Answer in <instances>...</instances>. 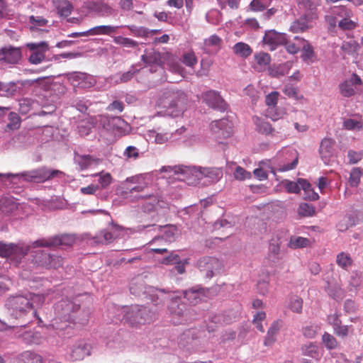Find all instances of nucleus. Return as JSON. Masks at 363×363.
Listing matches in <instances>:
<instances>
[{
  "mask_svg": "<svg viewBox=\"0 0 363 363\" xmlns=\"http://www.w3.org/2000/svg\"><path fill=\"white\" fill-rule=\"evenodd\" d=\"M22 340L28 345L35 344L38 345L42 341V336L40 333L34 330L26 331L21 334Z\"/></svg>",
  "mask_w": 363,
  "mask_h": 363,
  "instance_id": "c756f323",
  "label": "nucleus"
},
{
  "mask_svg": "<svg viewBox=\"0 0 363 363\" xmlns=\"http://www.w3.org/2000/svg\"><path fill=\"white\" fill-rule=\"evenodd\" d=\"M75 242L73 235L63 234L60 235H54L48 238L38 239L32 242V247H57L60 246L70 247Z\"/></svg>",
  "mask_w": 363,
  "mask_h": 363,
  "instance_id": "0eeeda50",
  "label": "nucleus"
},
{
  "mask_svg": "<svg viewBox=\"0 0 363 363\" xmlns=\"http://www.w3.org/2000/svg\"><path fill=\"white\" fill-rule=\"evenodd\" d=\"M18 203L12 197H6L0 200V209L6 214L11 213L18 208Z\"/></svg>",
  "mask_w": 363,
  "mask_h": 363,
  "instance_id": "c85d7f7f",
  "label": "nucleus"
},
{
  "mask_svg": "<svg viewBox=\"0 0 363 363\" xmlns=\"http://www.w3.org/2000/svg\"><path fill=\"white\" fill-rule=\"evenodd\" d=\"M271 2L272 0H252L250 4V7L253 11H260L268 7Z\"/></svg>",
  "mask_w": 363,
  "mask_h": 363,
  "instance_id": "6e6d98bb",
  "label": "nucleus"
},
{
  "mask_svg": "<svg viewBox=\"0 0 363 363\" xmlns=\"http://www.w3.org/2000/svg\"><path fill=\"white\" fill-rule=\"evenodd\" d=\"M27 47L31 52L28 57V61L31 64L38 65L45 60V52L48 50V44L46 42L28 43Z\"/></svg>",
  "mask_w": 363,
  "mask_h": 363,
  "instance_id": "f3484780",
  "label": "nucleus"
},
{
  "mask_svg": "<svg viewBox=\"0 0 363 363\" xmlns=\"http://www.w3.org/2000/svg\"><path fill=\"white\" fill-rule=\"evenodd\" d=\"M6 306L10 315L14 318H21L32 311L31 302L26 295L10 296L6 301Z\"/></svg>",
  "mask_w": 363,
  "mask_h": 363,
  "instance_id": "20e7f679",
  "label": "nucleus"
},
{
  "mask_svg": "<svg viewBox=\"0 0 363 363\" xmlns=\"http://www.w3.org/2000/svg\"><path fill=\"white\" fill-rule=\"evenodd\" d=\"M48 269H57L59 267H62L63 265V258L61 256L55 254L50 253V259L48 260Z\"/></svg>",
  "mask_w": 363,
  "mask_h": 363,
  "instance_id": "13d9d810",
  "label": "nucleus"
},
{
  "mask_svg": "<svg viewBox=\"0 0 363 363\" xmlns=\"http://www.w3.org/2000/svg\"><path fill=\"white\" fill-rule=\"evenodd\" d=\"M357 26V22L352 20L351 18H345L338 22V27L342 30H351Z\"/></svg>",
  "mask_w": 363,
  "mask_h": 363,
  "instance_id": "bf43d9fd",
  "label": "nucleus"
},
{
  "mask_svg": "<svg viewBox=\"0 0 363 363\" xmlns=\"http://www.w3.org/2000/svg\"><path fill=\"white\" fill-rule=\"evenodd\" d=\"M286 155L289 156H291L293 157L292 161L289 163H283L282 164H280L279 165V169H278V170L279 172H286V171L293 169L296 167V165L298 164V154L296 151L289 150V151H287Z\"/></svg>",
  "mask_w": 363,
  "mask_h": 363,
  "instance_id": "58836bf2",
  "label": "nucleus"
},
{
  "mask_svg": "<svg viewBox=\"0 0 363 363\" xmlns=\"http://www.w3.org/2000/svg\"><path fill=\"white\" fill-rule=\"evenodd\" d=\"M319 329L320 327L317 325L306 326L302 329L303 335L307 338H314Z\"/></svg>",
  "mask_w": 363,
  "mask_h": 363,
  "instance_id": "0e129e2a",
  "label": "nucleus"
},
{
  "mask_svg": "<svg viewBox=\"0 0 363 363\" xmlns=\"http://www.w3.org/2000/svg\"><path fill=\"white\" fill-rule=\"evenodd\" d=\"M360 48L359 44L354 40L344 41L342 44V50L349 55L357 56Z\"/></svg>",
  "mask_w": 363,
  "mask_h": 363,
  "instance_id": "f704fd0d",
  "label": "nucleus"
},
{
  "mask_svg": "<svg viewBox=\"0 0 363 363\" xmlns=\"http://www.w3.org/2000/svg\"><path fill=\"white\" fill-rule=\"evenodd\" d=\"M233 175L235 179L239 181H244L252 177L251 173L240 166L235 168Z\"/></svg>",
  "mask_w": 363,
  "mask_h": 363,
  "instance_id": "680f3d73",
  "label": "nucleus"
},
{
  "mask_svg": "<svg viewBox=\"0 0 363 363\" xmlns=\"http://www.w3.org/2000/svg\"><path fill=\"white\" fill-rule=\"evenodd\" d=\"M201 97L207 106L213 109L223 112L228 108L227 103L220 96V93L216 90H208L203 93Z\"/></svg>",
  "mask_w": 363,
  "mask_h": 363,
  "instance_id": "ddd939ff",
  "label": "nucleus"
},
{
  "mask_svg": "<svg viewBox=\"0 0 363 363\" xmlns=\"http://www.w3.org/2000/svg\"><path fill=\"white\" fill-rule=\"evenodd\" d=\"M79 310L78 301L63 298L55 305L57 318L65 322H76V313Z\"/></svg>",
  "mask_w": 363,
  "mask_h": 363,
  "instance_id": "39448f33",
  "label": "nucleus"
},
{
  "mask_svg": "<svg viewBox=\"0 0 363 363\" xmlns=\"http://www.w3.org/2000/svg\"><path fill=\"white\" fill-rule=\"evenodd\" d=\"M148 185L149 183L147 182L146 176L145 175L138 174L128 177L121 184V188L123 189L121 195L127 198L128 194L143 192L147 188Z\"/></svg>",
  "mask_w": 363,
  "mask_h": 363,
  "instance_id": "9d476101",
  "label": "nucleus"
},
{
  "mask_svg": "<svg viewBox=\"0 0 363 363\" xmlns=\"http://www.w3.org/2000/svg\"><path fill=\"white\" fill-rule=\"evenodd\" d=\"M169 169L175 174H180L183 176L182 179L187 180L190 183H194L202 179L201 167L177 165L174 167H163L162 171L167 172Z\"/></svg>",
  "mask_w": 363,
  "mask_h": 363,
  "instance_id": "9b49d317",
  "label": "nucleus"
},
{
  "mask_svg": "<svg viewBox=\"0 0 363 363\" xmlns=\"http://www.w3.org/2000/svg\"><path fill=\"white\" fill-rule=\"evenodd\" d=\"M64 174V172L62 171L48 169L46 167H42L38 169L24 172L20 174L0 173V178L1 182L19 181L23 179V181L28 182L43 183L55 177H62Z\"/></svg>",
  "mask_w": 363,
  "mask_h": 363,
  "instance_id": "f03ea898",
  "label": "nucleus"
},
{
  "mask_svg": "<svg viewBox=\"0 0 363 363\" xmlns=\"http://www.w3.org/2000/svg\"><path fill=\"white\" fill-rule=\"evenodd\" d=\"M361 84V78L357 74L353 73L350 78L340 84V94L345 97H350L354 95L357 86Z\"/></svg>",
  "mask_w": 363,
  "mask_h": 363,
  "instance_id": "6ab92c4d",
  "label": "nucleus"
},
{
  "mask_svg": "<svg viewBox=\"0 0 363 363\" xmlns=\"http://www.w3.org/2000/svg\"><path fill=\"white\" fill-rule=\"evenodd\" d=\"M335 141L330 138H324L322 140L319 153L321 160L325 164H329L332 161L334 155Z\"/></svg>",
  "mask_w": 363,
  "mask_h": 363,
  "instance_id": "412c9836",
  "label": "nucleus"
},
{
  "mask_svg": "<svg viewBox=\"0 0 363 363\" xmlns=\"http://www.w3.org/2000/svg\"><path fill=\"white\" fill-rule=\"evenodd\" d=\"M264 44L269 46L270 50H274L277 46L284 45L286 43V35L285 33H278L274 30H270L265 32L263 38Z\"/></svg>",
  "mask_w": 363,
  "mask_h": 363,
  "instance_id": "aec40b11",
  "label": "nucleus"
},
{
  "mask_svg": "<svg viewBox=\"0 0 363 363\" xmlns=\"http://www.w3.org/2000/svg\"><path fill=\"white\" fill-rule=\"evenodd\" d=\"M184 298H186L189 303L196 305L199 303L205 296V289L196 286L186 290L183 292Z\"/></svg>",
  "mask_w": 363,
  "mask_h": 363,
  "instance_id": "b1692460",
  "label": "nucleus"
},
{
  "mask_svg": "<svg viewBox=\"0 0 363 363\" xmlns=\"http://www.w3.org/2000/svg\"><path fill=\"white\" fill-rule=\"evenodd\" d=\"M333 13L344 19L345 18H352L353 12L346 6H340L333 10Z\"/></svg>",
  "mask_w": 363,
  "mask_h": 363,
  "instance_id": "69168bd1",
  "label": "nucleus"
},
{
  "mask_svg": "<svg viewBox=\"0 0 363 363\" xmlns=\"http://www.w3.org/2000/svg\"><path fill=\"white\" fill-rule=\"evenodd\" d=\"M202 179L206 177L210 182H216L221 177V172L216 168L201 167Z\"/></svg>",
  "mask_w": 363,
  "mask_h": 363,
  "instance_id": "e433bc0d",
  "label": "nucleus"
},
{
  "mask_svg": "<svg viewBox=\"0 0 363 363\" xmlns=\"http://www.w3.org/2000/svg\"><path fill=\"white\" fill-rule=\"evenodd\" d=\"M289 306L293 312L301 313L303 308L302 298L296 296L291 297Z\"/></svg>",
  "mask_w": 363,
  "mask_h": 363,
  "instance_id": "4d7b16f0",
  "label": "nucleus"
},
{
  "mask_svg": "<svg viewBox=\"0 0 363 363\" xmlns=\"http://www.w3.org/2000/svg\"><path fill=\"white\" fill-rule=\"evenodd\" d=\"M301 50L302 54L301 57L302 60L307 63L313 62V59L315 57V52L311 45L309 43H307Z\"/></svg>",
  "mask_w": 363,
  "mask_h": 363,
  "instance_id": "8fccbe9b",
  "label": "nucleus"
},
{
  "mask_svg": "<svg viewBox=\"0 0 363 363\" xmlns=\"http://www.w3.org/2000/svg\"><path fill=\"white\" fill-rule=\"evenodd\" d=\"M362 175V171L359 167H354L352 169L348 182L352 187H357L359 182L360 178Z\"/></svg>",
  "mask_w": 363,
  "mask_h": 363,
  "instance_id": "3c124183",
  "label": "nucleus"
},
{
  "mask_svg": "<svg viewBox=\"0 0 363 363\" xmlns=\"http://www.w3.org/2000/svg\"><path fill=\"white\" fill-rule=\"evenodd\" d=\"M8 123L6 127L10 130H16L21 125V118L18 113L9 112L7 116Z\"/></svg>",
  "mask_w": 363,
  "mask_h": 363,
  "instance_id": "09e8293b",
  "label": "nucleus"
},
{
  "mask_svg": "<svg viewBox=\"0 0 363 363\" xmlns=\"http://www.w3.org/2000/svg\"><path fill=\"white\" fill-rule=\"evenodd\" d=\"M336 262L339 267L347 269L352 265V259L349 254L342 252L337 255Z\"/></svg>",
  "mask_w": 363,
  "mask_h": 363,
  "instance_id": "a18cd8bd",
  "label": "nucleus"
},
{
  "mask_svg": "<svg viewBox=\"0 0 363 363\" xmlns=\"http://www.w3.org/2000/svg\"><path fill=\"white\" fill-rule=\"evenodd\" d=\"M30 245L24 243H9L0 242V257L10 258L16 264L28 255Z\"/></svg>",
  "mask_w": 363,
  "mask_h": 363,
  "instance_id": "423d86ee",
  "label": "nucleus"
},
{
  "mask_svg": "<svg viewBox=\"0 0 363 363\" xmlns=\"http://www.w3.org/2000/svg\"><path fill=\"white\" fill-rule=\"evenodd\" d=\"M315 207L308 203H303L299 205L298 213L303 217H310L315 215Z\"/></svg>",
  "mask_w": 363,
  "mask_h": 363,
  "instance_id": "864d4df0",
  "label": "nucleus"
},
{
  "mask_svg": "<svg viewBox=\"0 0 363 363\" xmlns=\"http://www.w3.org/2000/svg\"><path fill=\"white\" fill-rule=\"evenodd\" d=\"M354 225V218L352 215H345L337 223V228L341 232L346 231Z\"/></svg>",
  "mask_w": 363,
  "mask_h": 363,
  "instance_id": "49530a36",
  "label": "nucleus"
},
{
  "mask_svg": "<svg viewBox=\"0 0 363 363\" xmlns=\"http://www.w3.org/2000/svg\"><path fill=\"white\" fill-rule=\"evenodd\" d=\"M233 52L242 57H247L252 54V50L249 45L239 42L233 46Z\"/></svg>",
  "mask_w": 363,
  "mask_h": 363,
  "instance_id": "ea45409f",
  "label": "nucleus"
},
{
  "mask_svg": "<svg viewBox=\"0 0 363 363\" xmlns=\"http://www.w3.org/2000/svg\"><path fill=\"white\" fill-rule=\"evenodd\" d=\"M168 310L173 318H177V320H173L174 324L182 323L183 321H186L187 311L186 305L182 301L180 297L175 296L170 299L168 304Z\"/></svg>",
  "mask_w": 363,
  "mask_h": 363,
  "instance_id": "f8f14e48",
  "label": "nucleus"
},
{
  "mask_svg": "<svg viewBox=\"0 0 363 363\" xmlns=\"http://www.w3.org/2000/svg\"><path fill=\"white\" fill-rule=\"evenodd\" d=\"M186 130V128L184 127H182L179 129H177L174 133H158L156 130H150L149 131V137L150 139H154L155 142L157 144H164L169 140H177L178 138L176 137L177 135H181L183 133H184Z\"/></svg>",
  "mask_w": 363,
  "mask_h": 363,
  "instance_id": "4be33fe9",
  "label": "nucleus"
},
{
  "mask_svg": "<svg viewBox=\"0 0 363 363\" xmlns=\"http://www.w3.org/2000/svg\"><path fill=\"white\" fill-rule=\"evenodd\" d=\"M343 127L350 130H359L362 128V123L357 120L348 118L343 122Z\"/></svg>",
  "mask_w": 363,
  "mask_h": 363,
  "instance_id": "e2e57ef3",
  "label": "nucleus"
},
{
  "mask_svg": "<svg viewBox=\"0 0 363 363\" xmlns=\"http://www.w3.org/2000/svg\"><path fill=\"white\" fill-rule=\"evenodd\" d=\"M2 63L8 65H16L19 62L22 57V52L20 48L11 45L4 46L0 49Z\"/></svg>",
  "mask_w": 363,
  "mask_h": 363,
  "instance_id": "a211bd4d",
  "label": "nucleus"
},
{
  "mask_svg": "<svg viewBox=\"0 0 363 363\" xmlns=\"http://www.w3.org/2000/svg\"><path fill=\"white\" fill-rule=\"evenodd\" d=\"M280 245L281 242L279 239L272 238L270 240L267 259L274 263L277 262L281 258Z\"/></svg>",
  "mask_w": 363,
  "mask_h": 363,
  "instance_id": "bb28decb",
  "label": "nucleus"
},
{
  "mask_svg": "<svg viewBox=\"0 0 363 363\" xmlns=\"http://www.w3.org/2000/svg\"><path fill=\"white\" fill-rule=\"evenodd\" d=\"M269 74L275 78H280L288 74V68L285 65H273L268 69Z\"/></svg>",
  "mask_w": 363,
  "mask_h": 363,
  "instance_id": "79ce46f5",
  "label": "nucleus"
},
{
  "mask_svg": "<svg viewBox=\"0 0 363 363\" xmlns=\"http://www.w3.org/2000/svg\"><path fill=\"white\" fill-rule=\"evenodd\" d=\"M257 130L265 135H274L275 130L272 127V125L267 121L257 118L255 121Z\"/></svg>",
  "mask_w": 363,
  "mask_h": 363,
  "instance_id": "2f4dec72",
  "label": "nucleus"
},
{
  "mask_svg": "<svg viewBox=\"0 0 363 363\" xmlns=\"http://www.w3.org/2000/svg\"><path fill=\"white\" fill-rule=\"evenodd\" d=\"M93 127L94 123L90 120H83L77 125V133L81 136H86L90 133Z\"/></svg>",
  "mask_w": 363,
  "mask_h": 363,
  "instance_id": "c03bdc74",
  "label": "nucleus"
},
{
  "mask_svg": "<svg viewBox=\"0 0 363 363\" xmlns=\"http://www.w3.org/2000/svg\"><path fill=\"white\" fill-rule=\"evenodd\" d=\"M317 18V13H304L291 23L290 30L293 33L304 32L313 27V23Z\"/></svg>",
  "mask_w": 363,
  "mask_h": 363,
  "instance_id": "dca6fc26",
  "label": "nucleus"
},
{
  "mask_svg": "<svg viewBox=\"0 0 363 363\" xmlns=\"http://www.w3.org/2000/svg\"><path fill=\"white\" fill-rule=\"evenodd\" d=\"M48 259H50V253L40 250L35 252L33 262L35 264L48 269Z\"/></svg>",
  "mask_w": 363,
  "mask_h": 363,
  "instance_id": "7c9ffc66",
  "label": "nucleus"
},
{
  "mask_svg": "<svg viewBox=\"0 0 363 363\" xmlns=\"http://www.w3.org/2000/svg\"><path fill=\"white\" fill-rule=\"evenodd\" d=\"M67 79L73 86L82 89L90 88L96 83L92 76L79 72H74L67 74Z\"/></svg>",
  "mask_w": 363,
  "mask_h": 363,
  "instance_id": "2eb2a0df",
  "label": "nucleus"
},
{
  "mask_svg": "<svg viewBox=\"0 0 363 363\" xmlns=\"http://www.w3.org/2000/svg\"><path fill=\"white\" fill-rule=\"evenodd\" d=\"M148 292H152L149 294V299L155 307L159 308L164 305L163 296H161L157 294H154L151 289H150Z\"/></svg>",
  "mask_w": 363,
  "mask_h": 363,
  "instance_id": "338daca9",
  "label": "nucleus"
},
{
  "mask_svg": "<svg viewBox=\"0 0 363 363\" xmlns=\"http://www.w3.org/2000/svg\"><path fill=\"white\" fill-rule=\"evenodd\" d=\"M91 9L93 11L103 17L111 16L116 13V10L114 9L103 1L93 2L91 4Z\"/></svg>",
  "mask_w": 363,
  "mask_h": 363,
  "instance_id": "a878e982",
  "label": "nucleus"
},
{
  "mask_svg": "<svg viewBox=\"0 0 363 363\" xmlns=\"http://www.w3.org/2000/svg\"><path fill=\"white\" fill-rule=\"evenodd\" d=\"M58 13L62 16H68L71 14L72 10V5L67 0H62L60 1L57 7Z\"/></svg>",
  "mask_w": 363,
  "mask_h": 363,
  "instance_id": "5fc2aeb1",
  "label": "nucleus"
},
{
  "mask_svg": "<svg viewBox=\"0 0 363 363\" xmlns=\"http://www.w3.org/2000/svg\"><path fill=\"white\" fill-rule=\"evenodd\" d=\"M302 352L304 355L311 357L313 359H318L320 357L318 346L313 343H309L303 346Z\"/></svg>",
  "mask_w": 363,
  "mask_h": 363,
  "instance_id": "de8ad7c7",
  "label": "nucleus"
},
{
  "mask_svg": "<svg viewBox=\"0 0 363 363\" xmlns=\"http://www.w3.org/2000/svg\"><path fill=\"white\" fill-rule=\"evenodd\" d=\"M279 330V323L277 321L272 323L269 327L267 335L264 338V345L265 346H271L276 341V336Z\"/></svg>",
  "mask_w": 363,
  "mask_h": 363,
  "instance_id": "72a5a7b5",
  "label": "nucleus"
},
{
  "mask_svg": "<svg viewBox=\"0 0 363 363\" xmlns=\"http://www.w3.org/2000/svg\"><path fill=\"white\" fill-rule=\"evenodd\" d=\"M188 97L182 90L168 87L161 91L157 106L165 108L172 117L181 116L186 108Z\"/></svg>",
  "mask_w": 363,
  "mask_h": 363,
  "instance_id": "f257e3e1",
  "label": "nucleus"
},
{
  "mask_svg": "<svg viewBox=\"0 0 363 363\" xmlns=\"http://www.w3.org/2000/svg\"><path fill=\"white\" fill-rule=\"evenodd\" d=\"M283 91L284 94L287 96L289 98L293 99L296 101L302 99L303 98V95L299 94L298 89L293 86H286Z\"/></svg>",
  "mask_w": 363,
  "mask_h": 363,
  "instance_id": "052dcab7",
  "label": "nucleus"
},
{
  "mask_svg": "<svg viewBox=\"0 0 363 363\" xmlns=\"http://www.w3.org/2000/svg\"><path fill=\"white\" fill-rule=\"evenodd\" d=\"M256 62L260 66H266L270 63L271 57L268 53L259 52L255 55Z\"/></svg>",
  "mask_w": 363,
  "mask_h": 363,
  "instance_id": "774afa93",
  "label": "nucleus"
},
{
  "mask_svg": "<svg viewBox=\"0 0 363 363\" xmlns=\"http://www.w3.org/2000/svg\"><path fill=\"white\" fill-rule=\"evenodd\" d=\"M140 198L145 199L142 206V209L145 213L156 211L160 215L165 213L169 209L168 203L158 194H145L140 196Z\"/></svg>",
  "mask_w": 363,
  "mask_h": 363,
  "instance_id": "1a4fd4ad",
  "label": "nucleus"
},
{
  "mask_svg": "<svg viewBox=\"0 0 363 363\" xmlns=\"http://www.w3.org/2000/svg\"><path fill=\"white\" fill-rule=\"evenodd\" d=\"M196 266L204 277L208 279L220 273L223 268V262L214 257L200 258L197 261Z\"/></svg>",
  "mask_w": 363,
  "mask_h": 363,
  "instance_id": "6e6552de",
  "label": "nucleus"
},
{
  "mask_svg": "<svg viewBox=\"0 0 363 363\" xmlns=\"http://www.w3.org/2000/svg\"><path fill=\"white\" fill-rule=\"evenodd\" d=\"M114 239L115 237L112 233L106 230H101L92 238L91 243L106 245L113 242Z\"/></svg>",
  "mask_w": 363,
  "mask_h": 363,
  "instance_id": "473e14b6",
  "label": "nucleus"
},
{
  "mask_svg": "<svg viewBox=\"0 0 363 363\" xmlns=\"http://www.w3.org/2000/svg\"><path fill=\"white\" fill-rule=\"evenodd\" d=\"M120 26H97L91 28L92 35H109L116 32Z\"/></svg>",
  "mask_w": 363,
  "mask_h": 363,
  "instance_id": "a19ab883",
  "label": "nucleus"
},
{
  "mask_svg": "<svg viewBox=\"0 0 363 363\" xmlns=\"http://www.w3.org/2000/svg\"><path fill=\"white\" fill-rule=\"evenodd\" d=\"M310 240L306 238L303 237H293L291 238L289 245L291 248H301L308 246Z\"/></svg>",
  "mask_w": 363,
  "mask_h": 363,
  "instance_id": "603ef678",
  "label": "nucleus"
},
{
  "mask_svg": "<svg viewBox=\"0 0 363 363\" xmlns=\"http://www.w3.org/2000/svg\"><path fill=\"white\" fill-rule=\"evenodd\" d=\"M76 160L82 169H87L99 162L98 159L89 155H79Z\"/></svg>",
  "mask_w": 363,
  "mask_h": 363,
  "instance_id": "c9c22d12",
  "label": "nucleus"
},
{
  "mask_svg": "<svg viewBox=\"0 0 363 363\" xmlns=\"http://www.w3.org/2000/svg\"><path fill=\"white\" fill-rule=\"evenodd\" d=\"M113 42L119 45H121L125 48H137L139 45L138 42L129 38L123 37L121 35L115 36L113 38Z\"/></svg>",
  "mask_w": 363,
  "mask_h": 363,
  "instance_id": "37998d69",
  "label": "nucleus"
},
{
  "mask_svg": "<svg viewBox=\"0 0 363 363\" xmlns=\"http://www.w3.org/2000/svg\"><path fill=\"white\" fill-rule=\"evenodd\" d=\"M124 312V320L132 326L150 323L156 318V309L153 311L145 306H131L126 308Z\"/></svg>",
  "mask_w": 363,
  "mask_h": 363,
  "instance_id": "7ed1b4c3",
  "label": "nucleus"
},
{
  "mask_svg": "<svg viewBox=\"0 0 363 363\" xmlns=\"http://www.w3.org/2000/svg\"><path fill=\"white\" fill-rule=\"evenodd\" d=\"M141 61L147 66L162 65V57L160 52L154 49H146L144 54L141 56Z\"/></svg>",
  "mask_w": 363,
  "mask_h": 363,
  "instance_id": "393cba45",
  "label": "nucleus"
},
{
  "mask_svg": "<svg viewBox=\"0 0 363 363\" xmlns=\"http://www.w3.org/2000/svg\"><path fill=\"white\" fill-rule=\"evenodd\" d=\"M211 128L218 140L226 139L233 133V123L227 118L216 120L211 123Z\"/></svg>",
  "mask_w": 363,
  "mask_h": 363,
  "instance_id": "4468645a",
  "label": "nucleus"
},
{
  "mask_svg": "<svg viewBox=\"0 0 363 363\" xmlns=\"http://www.w3.org/2000/svg\"><path fill=\"white\" fill-rule=\"evenodd\" d=\"M18 363H43V359L35 352L25 351L18 355Z\"/></svg>",
  "mask_w": 363,
  "mask_h": 363,
  "instance_id": "cd10ccee",
  "label": "nucleus"
},
{
  "mask_svg": "<svg viewBox=\"0 0 363 363\" xmlns=\"http://www.w3.org/2000/svg\"><path fill=\"white\" fill-rule=\"evenodd\" d=\"M320 0H296L299 9H304L305 13H316V6Z\"/></svg>",
  "mask_w": 363,
  "mask_h": 363,
  "instance_id": "4c0bfd02",
  "label": "nucleus"
},
{
  "mask_svg": "<svg viewBox=\"0 0 363 363\" xmlns=\"http://www.w3.org/2000/svg\"><path fill=\"white\" fill-rule=\"evenodd\" d=\"M91 349L90 345L87 344L84 340H80L74 346L71 357L72 359L75 361L82 360L86 357L91 354Z\"/></svg>",
  "mask_w": 363,
  "mask_h": 363,
  "instance_id": "5701e85b",
  "label": "nucleus"
}]
</instances>
